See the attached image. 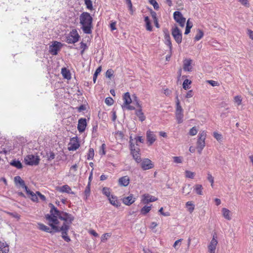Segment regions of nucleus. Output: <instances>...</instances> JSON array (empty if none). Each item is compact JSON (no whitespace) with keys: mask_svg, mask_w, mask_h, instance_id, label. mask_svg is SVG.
<instances>
[{"mask_svg":"<svg viewBox=\"0 0 253 253\" xmlns=\"http://www.w3.org/2000/svg\"><path fill=\"white\" fill-rule=\"evenodd\" d=\"M92 17L88 12H83L80 16V23L82 29L85 34H90L92 33Z\"/></svg>","mask_w":253,"mask_h":253,"instance_id":"nucleus-1","label":"nucleus"},{"mask_svg":"<svg viewBox=\"0 0 253 253\" xmlns=\"http://www.w3.org/2000/svg\"><path fill=\"white\" fill-rule=\"evenodd\" d=\"M53 208H56L53 205H51L50 211V214L45 215V218L48 221V224L51 227L52 229H53L55 232H59V227L57 226L59 222L57 219L58 216L55 214Z\"/></svg>","mask_w":253,"mask_h":253,"instance_id":"nucleus-2","label":"nucleus"},{"mask_svg":"<svg viewBox=\"0 0 253 253\" xmlns=\"http://www.w3.org/2000/svg\"><path fill=\"white\" fill-rule=\"evenodd\" d=\"M134 96L133 97V102H136L135 101H134V100L135 99ZM123 100H124V104L122 105V108L124 109H126L128 110H133L135 109V107L133 106L130 105V103L132 102V100L130 97V95L129 92H126L124 94L123 96Z\"/></svg>","mask_w":253,"mask_h":253,"instance_id":"nucleus-3","label":"nucleus"},{"mask_svg":"<svg viewBox=\"0 0 253 253\" xmlns=\"http://www.w3.org/2000/svg\"><path fill=\"white\" fill-rule=\"evenodd\" d=\"M55 214L58 216L59 219L65 221L67 223H71L74 220V217L68 213L60 211L57 208H53Z\"/></svg>","mask_w":253,"mask_h":253,"instance_id":"nucleus-4","label":"nucleus"},{"mask_svg":"<svg viewBox=\"0 0 253 253\" xmlns=\"http://www.w3.org/2000/svg\"><path fill=\"white\" fill-rule=\"evenodd\" d=\"M40 159L37 155L29 154L24 158L25 163L29 166H37L39 164Z\"/></svg>","mask_w":253,"mask_h":253,"instance_id":"nucleus-5","label":"nucleus"},{"mask_svg":"<svg viewBox=\"0 0 253 253\" xmlns=\"http://www.w3.org/2000/svg\"><path fill=\"white\" fill-rule=\"evenodd\" d=\"M80 36L76 29L71 31L69 34L66 37V42L68 43H75L79 39Z\"/></svg>","mask_w":253,"mask_h":253,"instance_id":"nucleus-6","label":"nucleus"},{"mask_svg":"<svg viewBox=\"0 0 253 253\" xmlns=\"http://www.w3.org/2000/svg\"><path fill=\"white\" fill-rule=\"evenodd\" d=\"M176 119L178 124H180L183 122V109L180 105L178 100L176 102V109L175 112Z\"/></svg>","mask_w":253,"mask_h":253,"instance_id":"nucleus-7","label":"nucleus"},{"mask_svg":"<svg viewBox=\"0 0 253 253\" xmlns=\"http://www.w3.org/2000/svg\"><path fill=\"white\" fill-rule=\"evenodd\" d=\"M207 134L205 131H201L198 134L197 142V147L204 148L205 147V139Z\"/></svg>","mask_w":253,"mask_h":253,"instance_id":"nucleus-8","label":"nucleus"},{"mask_svg":"<svg viewBox=\"0 0 253 253\" xmlns=\"http://www.w3.org/2000/svg\"><path fill=\"white\" fill-rule=\"evenodd\" d=\"M140 166L141 168L144 170H148L153 168L154 164L153 162L149 159L145 158L141 160L140 162Z\"/></svg>","mask_w":253,"mask_h":253,"instance_id":"nucleus-9","label":"nucleus"},{"mask_svg":"<svg viewBox=\"0 0 253 253\" xmlns=\"http://www.w3.org/2000/svg\"><path fill=\"white\" fill-rule=\"evenodd\" d=\"M173 18L181 27H183L184 26L186 19L183 16L180 12L175 11L173 13Z\"/></svg>","mask_w":253,"mask_h":253,"instance_id":"nucleus-10","label":"nucleus"},{"mask_svg":"<svg viewBox=\"0 0 253 253\" xmlns=\"http://www.w3.org/2000/svg\"><path fill=\"white\" fill-rule=\"evenodd\" d=\"M134 98L135 99L134 101H136V105L138 108H139V109L136 111L135 114L139 118V120L141 122H143L145 120V117L142 111L141 105L139 104L137 97L134 96Z\"/></svg>","mask_w":253,"mask_h":253,"instance_id":"nucleus-11","label":"nucleus"},{"mask_svg":"<svg viewBox=\"0 0 253 253\" xmlns=\"http://www.w3.org/2000/svg\"><path fill=\"white\" fill-rule=\"evenodd\" d=\"M172 35L176 42L180 43L182 41V34L178 27H175L172 29Z\"/></svg>","mask_w":253,"mask_h":253,"instance_id":"nucleus-12","label":"nucleus"},{"mask_svg":"<svg viewBox=\"0 0 253 253\" xmlns=\"http://www.w3.org/2000/svg\"><path fill=\"white\" fill-rule=\"evenodd\" d=\"M68 149L69 151H75L78 149L80 145L78 140L77 137H74L70 139V142L68 144Z\"/></svg>","mask_w":253,"mask_h":253,"instance_id":"nucleus-13","label":"nucleus"},{"mask_svg":"<svg viewBox=\"0 0 253 253\" xmlns=\"http://www.w3.org/2000/svg\"><path fill=\"white\" fill-rule=\"evenodd\" d=\"M62 46L61 43L58 42H54L49 46V52L52 55L57 54L58 51L60 49Z\"/></svg>","mask_w":253,"mask_h":253,"instance_id":"nucleus-14","label":"nucleus"},{"mask_svg":"<svg viewBox=\"0 0 253 253\" xmlns=\"http://www.w3.org/2000/svg\"><path fill=\"white\" fill-rule=\"evenodd\" d=\"M216 238V237L215 235H213L212 239H211L209 245L208 246V250L209 253H215V251L218 243Z\"/></svg>","mask_w":253,"mask_h":253,"instance_id":"nucleus-15","label":"nucleus"},{"mask_svg":"<svg viewBox=\"0 0 253 253\" xmlns=\"http://www.w3.org/2000/svg\"><path fill=\"white\" fill-rule=\"evenodd\" d=\"M157 200V198L155 197L148 194H145L142 195L141 202L144 204H146L150 202L156 201Z\"/></svg>","mask_w":253,"mask_h":253,"instance_id":"nucleus-16","label":"nucleus"},{"mask_svg":"<svg viewBox=\"0 0 253 253\" xmlns=\"http://www.w3.org/2000/svg\"><path fill=\"white\" fill-rule=\"evenodd\" d=\"M86 126V120L84 118H81L79 120L78 125V129L80 132H83L84 131Z\"/></svg>","mask_w":253,"mask_h":253,"instance_id":"nucleus-17","label":"nucleus"},{"mask_svg":"<svg viewBox=\"0 0 253 253\" xmlns=\"http://www.w3.org/2000/svg\"><path fill=\"white\" fill-rule=\"evenodd\" d=\"M56 189L60 193H67L68 194H74L71 188L68 185H64L62 186L57 187Z\"/></svg>","mask_w":253,"mask_h":253,"instance_id":"nucleus-18","label":"nucleus"},{"mask_svg":"<svg viewBox=\"0 0 253 253\" xmlns=\"http://www.w3.org/2000/svg\"><path fill=\"white\" fill-rule=\"evenodd\" d=\"M147 140L149 145L152 144L156 140V135L153 131L148 130L146 133Z\"/></svg>","mask_w":253,"mask_h":253,"instance_id":"nucleus-19","label":"nucleus"},{"mask_svg":"<svg viewBox=\"0 0 253 253\" xmlns=\"http://www.w3.org/2000/svg\"><path fill=\"white\" fill-rule=\"evenodd\" d=\"M192 60L189 59H186L183 61V70L185 71H191L192 69Z\"/></svg>","mask_w":253,"mask_h":253,"instance_id":"nucleus-20","label":"nucleus"},{"mask_svg":"<svg viewBox=\"0 0 253 253\" xmlns=\"http://www.w3.org/2000/svg\"><path fill=\"white\" fill-rule=\"evenodd\" d=\"M9 251V245L5 242L0 241V253H8Z\"/></svg>","mask_w":253,"mask_h":253,"instance_id":"nucleus-21","label":"nucleus"},{"mask_svg":"<svg viewBox=\"0 0 253 253\" xmlns=\"http://www.w3.org/2000/svg\"><path fill=\"white\" fill-rule=\"evenodd\" d=\"M131 153L133 156V158L135 160L137 163H139L141 161V158L140 153L139 152V149L136 150L135 149L130 150Z\"/></svg>","mask_w":253,"mask_h":253,"instance_id":"nucleus-22","label":"nucleus"},{"mask_svg":"<svg viewBox=\"0 0 253 253\" xmlns=\"http://www.w3.org/2000/svg\"><path fill=\"white\" fill-rule=\"evenodd\" d=\"M118 182L120 185L127 186L129 183V178L127 176H124L120 178Z\"/></svg>","mask_w":253,"mask_h":253,"instance_id":"nucleus-23","label":"nucleus"},{"mask_svg":"<svg viewBox=\"0 0 253 253\" xmlns=\"http://www.w3.org/2000/svg\"><path fill=\"white\" fill-rule=\"evenodd\" d=\"M135 202V198H133L132 195H130L128 197H124L123 199V202L126 205L129 206Z\"/></svg>","mask_w":253,"mask_h":253,"instance_id":"nucleus-24","label":"nucleus"},{"mask_svg":"<svg viewBox=\"0 0 253 253\" xmlns=\"http://www.w3.org/2000/svg\"><path fill=\"white\" fill-rule=\"evenodd\" d=\"M223 216L227 220H230L232 219V213L227 209L223 208L221 210Z\"/></svg>","mask_w":253,"mask_h":253,"instance_id":"nucleus-25","label":"nucleus"},{"mask_svg":"<svg viewBox=\"0 0 253 253\" xmlns=\"http://www.w3.org/2000/svg\"><path fill=\"white\" fill-rule=\"evenodd\" d=\"M108 200L110 204L116 207H118L120 206V203L118 200L117 197L116 196L111 195V196L108 198Z\"/></svg>","mask_w":253,"mask_h":253,"instance_id":"nucleus-26","label":"nucleus"},{"mask_svg":"<svg viewBox=\"0 0 253 253\" xmlns=\"http://www.w3.org/2000/svg\"><path fill=\"white\" fill-rule=\"evenodd\" d=\"M14 181L16 184H19L25 190L27 189L28 187L25 185L24 181L19 176H16L14 177Z\"/></svg>","mask_w":253,"mask_h":253,"instance_id":"nucleus-27","label":"nucleus"},{"mask_svg":"<svg viewBox=\"0 0 253 253\" xmlns=\"http://www.w3.org/2000/svg\"><path fill=\"white\" fill-rule=\"evenodd\" d=\"M38 228L40 230L47 232V233H52L51 230L47 226L44 225L41 223H38Z\"/></svg>","mask_w":253,"mask_h":253,"instance_id":"nucleus-28","label":"nucleus"},{"mask_svg":"<svg viewBox=\"0 0 253 253\" xmlns=\"http://www.w3.org/2000/svg\"><path fill=\"white\" fill-rule=\"evenodd\" d=\"M27 194L31 196V200L34 202H37L38 200V195L37 193H34L33 192L30 191L28 188H27V190H25Z\"/></svg>","mask_w":253,"mask_h":253,"instance_id":"nucleus-29","label":"nucleus"},{"mask_svg":"<svg viewBox=\"0 0 253 253\" xmlns=\"http://www.w3.org/2000/svg\"><path fill=\"white\" fill-rule=\"evenodd\" d=\"M203 186L201 184H196L194 186V190L196 192V193L199 195H203Z\"/></svg>","mask_w":253,"mask_h":253,"instance_id":"nucleus-30","label":"nucleus"},{"mask_svg":"<svg viewBox=\"0 0 253 253\" xmlns=\"http://www.w3.org/2000/svg\"><path fill=\"white\" fill-rule=\"evenodd\" d=\"M144 21L146 24V28L147 30L149 31H151L152 30V27L151 25L150 21L148 16H145L144 18Z\"/></svg>","mask_w":253,"mask_h":253,"instance_id":"nucleus-31","label":"nucleus"},{"mask_svg":"<svg viewBox=\"0 0 253 253\" xmlns=\"http://www.w3.org/2000/svg\"><path fill=\"white\" fill-rule=\"evenodd\" d=\"M192 26L193 23L191 21H190V19H189L187 21L185 34L187 35L190 33V29L192 27Z\"/></svg>","mask_w":253,"mask_h":253,"instance_id":"nucleus-32","label":"nucleus"},{"mask_svg":"<svg viewBox=\"0 0 253 253\" xmlns=\"http://www.w3.org/2000/svg\"><path fill=\"white\" fill-rule=\"evenodd\" d=\"M191 189L192 188L190 187V184L185 185L183 187L182 193L187 195L191 192Z\"/></svg>","mask_w":253,"mask_h":253,"instance_id":"nucleus-33","label":"nucleus"},{"mask_svg":"<svg viewBox=\"0 0 253 253\" xmlns=\"http://www.w3.org/2000/svg\"><path fill=\"white\" fill-rule=\"evenodd\" d=\"M197 33L194 38V40L195 41H199L204 36V33L201 30L199 29L197 30Z\"/></svg>","mask_w":253,"mask_h":253,"instance_id":"nucleus-34","label":"nucleus"},{"mask_svg":"<svg viewBox=\"0 0 253 253\" xmlns=\"http://www.w3.org/2000/svg\"><path fill=\"white\" fill-rule=\"evenodd\" d=\"M10 165L12 166L16 167L18 169H20L22 168V165L21 163L18 160H13L10 163Z\"/></svg>","mask_w":253,"mask_h":253,"instance_id":"nucleus-35","label":"nucleus"},{"mask_svg":"<svg viewBox=\"0 0 253 253\" xmlns=\"http://www.w3.org/2000/svg\"><path fill=\"white\" fill-rule=\"evenodd\" d=\"M151 210V206H145L143 207L140 210L141 214L143 215H146L147 213H148L150 210Z\"/></svg>","mask_w":253,"mask_h":253,"instance_id":"nucleus-36","label":"nucleus"},{"mask_svg":"<svg viewBox=\"0 0 253 253\" xmlns=\"http://www.w3.org/2000/svg\"><path fill=\"white\" fill-rule=\"evenodd\" d=\"M61 73L63 76L66 79L70 78V73L69 71L65 68H63L61 70Z\"/></svg>","mask_w":253,"mask_h":253,"instance_id":"nucleus-37","label":"nucleus"},{"mask_svg":"<svg viewBox=\"0 0 253 253\" xmlns=\"http://www.w3.org/2000/svg\"><path fill=\"white\" fill-rule=\"evenodd\" d=\"M186 207L187 208H188V210L190 212H192L194 210V205L193 204L192 202H187L186 203Z\"/></svg>","mask_w":253,"mask_h":253,"instance_id":"nucleus-38","label":"nucleus"},{"mask_svg":"<svg viewBox=\"0 0 253 253\" xmlns=\"http://www.w3.org/2000/svg\"><path fill=\"white\" fill-rule=\"evenodd\" d=\"M191 84V81H190L188 79H185L183 83V88L185 90L189 89L190 88L189 85H190Z\"/></svg>","mask_w":253,"mask_h":253,"instance_id":"nucleus-39","label":"nucleus"},{"mask_svg":"<svg viewBox=\"0 0 253 253\" xmlns=\"http://www.w3.org/2000/svg\"><path fill=\"white\" fill-rule=\"evenodd\" d=\"M234 101L237 106L242 104V98L241 96H236L234 98Z\"/></svg>","mask_w":253,"mask_h":253,"instance_id":"nucleus-40","label":"nucleus"},{"mask_svg":"<svg viewBox=\"0 0 253 253\" xmlns=\"http://www.w3.org/2000/svg\"><path fill=\"white\" fill-rule=\"evenodd\" d=\"M68 224V223H64L61 227H59V231H61L62 233H65V234H66V232L68 230L69 227Z\"/></svg>","mask_w":253,"mask_h":253,"instance_id":"nucleus-41","label":"nucleus"},{"mask_svg":"<svg viewBox=\"0 0 253 253\" xmlns=\"http://www.w3.org/2000/svg\"><path fill=\"white\" fill-rule=\"evenodd\" d=\"M94 155V151L93 148H89L87 154V160H92Z\"/></svg>","mask_w":253,"mask_h":253,"instance_id":"nucleus-42","label":"nucleus"},{"mask_svg":"<svg viewBox=\"0 0 253 253\" xmlns=\"http://www.w3.org/2000/svg\"><path fill=\"white\" fill-rule=\"evenodd\" d=\"M90 192V182L88 183L87 185L85 187L84 190V195L85 196V199H87V197L89 196Z\"/></svg>","mask_w":253,"mask_h":253,"instance_id":"nucleus-43","label":"nucleus"},{"mask_svg":"<svg viewBox=\"0 0 253 253\" xmlns=\"http://www.w3.org/2000/svg\"><path fill=\"white\" fill-rule=\"evenodd\" d=\"M185 177L187 178H189L191 179H193L195 175V172H192L190 170H186L185 172Z\"/></svg>","mask_w":253,"mask_h":253,"instance_id":"nucleus-44","label":"nucleus"},{"mask_svg":"<svg viewBox=\"0 0 253 253\" xmlns=\"http://www.w3.org/2000/svg\"><path fill=\"white\" fill-rule=\"evenodd\" d=\"M165 39L166 41V43L167 45H168L170 47L171 46V43L170 42V36L169 34H165Z\"/></svg>","mask_w":253,"mask_h":253,"instance_id":"nucleus-45","label":"nucleus"},{"mask_svg":"<svg viewBox=\"0 0 253 253\" xmlns=\"http://www.w3.org/2000/svg\"><path fill=\"white\" fill-rule=\"evenodd\" d=\"M101 71V67H99L96 70V71L93 75V81L94 83H95L97 77L98 75L100 73Z\"/></svg>","mask_w":253,"mask_h":253,"instance_id":"nucleus-46","label":"nucleus"},{"mask_svg":"<svg viewBox=\"0 0 253 253\" xmlns=\"http://www.w3.org/2000/svg\"><path fill=\"white\" fill-rule=\"evenodd\" d=\"M102 193L104 195L106 196L108 198L110 196V190L107 187H104L102 189Z\"/></svg>","mask_w":253,"mask_h":253,"instance_id":"nucleus-47","label":"nucleus"},{"mask_svg":"<svg viewBox=\"0 0 253 253\" xmlns=\"http://www.w3.org/2000/svg\"><path fill=\"white\" fill-rule=\"evenodd\" d=\"M46 157L48 161H51L54 159L55 155L53 152L49 151L48 153H46Z\"/></svg>","mask_w":253,"mask_h":253,"instance_id":"nucleus-48","label":"nucleus"},{"mask_svg":"<svg viewBox=\"0 0 253 253\" xmlns=\"http://www.w3.org/2000/svg\"><path fill=\"white\" fill-rule=\"evenodd\" d=\"M149 1L150 4L153 5L155 9L158 10L159 8V4L156 0H149Z\"/></svg>","mask_w":253,"mask_h":253,"instance_id":"nucleus-49","label":"nucleus"},{"mask_svg":"<svg viewBox=\"0 0 253 253\" xmlns=\"http://www.w3.org/2000/svg\"><path fill=\"white\" fill-rule=\"evenodd\" d=\"M173 162L177 164H181L182 163L183 159L181 157H173Z\"/></svg>","mask_w":253,"mask_h":253,"instance_id":"nucleus-50","label":"nucleus"},{"mask_svg":"<svg viewBox=\"0 0 253 253\" xmlns=\"http://www.w3.org/2000/svg\"><path fill=\"white\" fill-rule=\"evenodd\" d=\"M105 103L108 105H112L113 103H114V100L113 99L109 97H107L106 99H105Z\"/></svg>","mask_w":253,"mask_h":253,"instance_id":"nucleus-51","label":"nucleus"},{"mask_svg":"<svg viewBox=\"0 0 253 253\" xmlns=\"http://www.w3.org/2000/svg\"><path fill=\"white\" fill-rule=\"evenodd\" d=\"M197 132L198 130L196 129V127L194 126L190 129L189 133L191 136H194L197 133Z\"/></svg>","mask_w":253,"mask_h":253,"instance_id":"nucleus-52","label":"nucleus"},{"mask_svg":"<svg viewBox=\"0 0 253 253\" xmlns=\"http://www.w3.org/2000/svg\"><path fill=\"white\" fill-rule=\"evenodd\" d=\"M110 236H111L110 233L104 234L101 237V242H105L108 239V238Z\"/></svg>","mask_w":253,"mask_h":253,"instance_id":"nucleus-53","label":"nucleus"},{"mask_svg":"<svg viewBox=\"0 0 253 253\" xmlns=\"http://www.w3.org/2000/svg\"><path fill=\"white\" fill-rule=\"evenodd\" d=\"M105 147H106V145L105 144L103 143L102 144L100 148L99 152L100 155H104L105 154Z\"/></svg>","mask_w":253,"mask_h":253,"instance_id":"nucleus-54","label":"nucleus"},{"mask_svg":"<svg viewBox=\"0 0 253 253\" xmlns=\"http://www.w3.org/2000/svg\"><path fill=\"white\" fill-rule=\"evenodd\" d=\"M213 136L217 141H221L222 138L221 134L216 132L213 133Z\"/></svg>","mask_w":253,"mask_h":253,"instance_id":"nucleus-55","label":"nucleus"},{"mask_svg":"<svg viewBox=\"0 0 253 253\" xmlns=\"http://www.w3.org/2000/svg\"><path fill=\"white\" fill-rule=\"evenodd\" d=\"M182 241V239H179V240H176L173 245V247L175 249H178L179 247H180V243L181 242V241Z\"/></svg>","mask_w":253,"mask_h":253,"instance_id":"nucleus-56","label":"nucleus"},{"mask_svg":"<svg viewBox=\"0 0 253 253\" xmlns=\"http://www.w3.org/2000/svg\"><path fill=\"white\" fill-rule=\"evenodd\" d=\"M84 2L87 8L91 9L92 7L91 1L90 0H84Z\"/></svg>","mask_w":253,"mask_h":253,"instance_id":"nucleus-57","label":"nucleus"},{"mask_svg":"<svg viewBox=\"0 0 253 253\" xmlns=\"http://www.w3.org/2000/svg\"><path fill=\"white\" fill-rule=\"evenodd\" d=\"M113 71L112 70H108L106 72V77L108 78H111L113 76Z\"/></svg>","mask_w":253,"mask_h":253,"instance_id":"nucleus-58","label":"nucleus"},{"mask_svg":"<svg viewBox=\"0 0 253 253\" xmlns=\"http://www.w3.org/2000/svg\"><path fill=\"white\" fill-rule=\"evenodd\" d=\"M116 22L112 21L111 23H110V27L111 31H114L116 29Z\"/></svg>","mask_w":253,"mask_h":253,"instance_id":"nucleus-59","label":"nucleus"},{"mask_svg":"<svg viewBox=\"0 0 253 253\" xmlns=\"http://www.w3.org/2000/svg\"><path fill=\"white\" fill-rule=\"evenodd\" d=\"M239 1L244 6L247 7L249 6V0H239Z\"/></svg>","mask_w":253,"mask_h":253,"instance_id":"nucleus-60","label":"nucleus"},{"mask_svg":"<svg viewBox=\"0 0 253 253\" xmlns=\"http://www.w3.org/2000/svg\"><path fill=\"white\" fill-rule=\"evenodd\" d=\"M159 212H160V213L161 214H162L163 215H164L165 216H168L170 215L169 212H163V208H160V209L159 210Z\"/></svg>","mask_w":253,"mask_h":253,"instance_id":"nucleus-61","label":"nucleus"},{"mask_svg":"<svg viewBox=\"0 0 253 253\" xmlns=\"http://www.w3.org/2000/svg\"><path fill=\"white\" fill-rule=\"evenodd\" d=\"M207 179L210 182V183H214V178L211 175V173H208Z\"/></svg>","mask_w":253,"mask_h":253,"instance_id":"nucleus-62","label":"nucleus"},{"mask_svg":"<svg viewBox=\"0 0 253 253\" xmlns=\"http://www.w3.org/2000/svg\"><path fill=\"white\" fill-rule=\"evenodd\" d=\"M125 1L126 2V4L127 5L129 9L130 10V11H132V5L131 0H125Z\"/></svg>","mask_w":253,"mask_h":253,"instance_id":"nucleus-63","label":"nucleus"},{"mask_svg":"<svg viewBox=\"0 0 253 253\" xmlns=\"http://www.w3.org/2000/svg\"><path fill=\"white\" fill-rule=\"evenodd\" d=\"M67 233L66 234H65V233H62V238L64 239V240L67 242H69L70 241V238L67 235Z\"/></svg>","mask_w":253,"mask_h":253,"instance_id":"nucleus-64","label":"nucleus"}]
</instances>
